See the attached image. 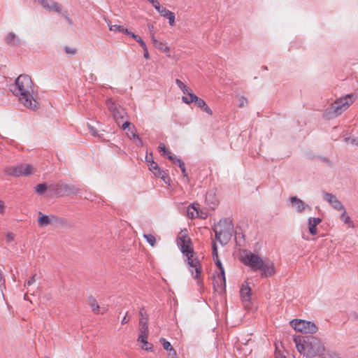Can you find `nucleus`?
Returning a JSON list of instances; mask_svg holds the SVG:
<instances>
[{
	"mask_svg": "<svg viewBox=\"0 0 358 358\" xmlns=\"http://www.w3.org/2000/svg\"><path fill=\"white\" fill-rule=\"evenodd\" d=\"M9 90L17 98L24 107L35 110L38 107V90L31 78L27 75H20L13 84L10 85Z\"/></svg>",
	"mask_w": 358,
	"mask_h": 358,
	"instance_id": "obj_1",
	"label": "nucleus"
},
{
	"mask_svg": "<svg viewBox=\"0 0 358 358\" xmlns=\"http://www.w3.org/2000/svg\"><path fill=\"white\" fill-rule=\"evenodd\" d=\"M294 342L299 352L309 358L324 355L325 347L322 341L313 336H298Z\"/></svg>",
	"mask_w": 358,
	"mask_h": 358,
	"instance_id": "obj_2",
	"label": "nucleus"
},
{
	"mask_svg": "<svg viewBox=\"0 0 358 358\" xmlns=\"http://www.w3.org/2000/svg\"><path fill=\"white\" fill-rule=\"evenodd\" d=\"M357 99V94H348L344 96L336 99L324 112V116L327 119H333L341 115L345 112Z\"/></svg>",
	"mask_w": 358,
	"mask_h": 358,
	"instance_id": "obj_3",
	"label": "nucleus"
},
{
	"mask_svg": "<svg viewBox=\"0 0 358 358\" xmlns=\"http://www.w3.org/2000/svg\"><path fill=\"white\" fill-rule=\"evenodd\" d=\"M233 224L229 219H222L215 225L214 231L216 239L221 244H227L231 238Z\"/></svg>",
	"mask_w": 358,
	"mask_h": 358,
	"instance_id": "obj_4",
	"label": "nucleus"
},
{
	"mask_svg": "<svg viewBox=\"0 0 358 358\" xmlns=\"http://www.w3.org/2000/svg\"><path fill=\"white\" fill-rule=\"evenodd\" d=\"M290 324L296 331L303 334H314L318 330L315 323L303 320H293Z\"/></svg>",
	"mask_w": 358,
	"mask_h": 358,
	"instance_id": "obj_5",
	"label": "nucleus"
},
{
	"mask_svg": "<svg viewBox=\"0 0 358 358\" xmlns=\"http://www.w3.org/2000/svg\"><path fill=\"white\" fill-rule=\"evenodd\" d=\"M106 106L117 124L122 123L127 117L125 110L122 106L113 101L112 99H108L106 100Z\"/></svg>",
	"mask_w": 358,
	"mask_h": 358,
	"instance_id": "obj_6",
	"label": "nucleus"
},
{
	"mask_svg": "<svg viewBox=\"0 0 358 358\" xmlns=\"http://www.w3.org/2000/svg\"><path fill=\"white\" fill-rule=\"evenodd\" d=\"M264 259L251 252H245L241 257V262L252 271H258Z\"/></svg>",
	"mask_w": 358,
	"mask_h": 358,
	"instance_id": "obj_7",
	"label": "nucleus"
},
{
	"mask_svg": "<svg viewBox=\"0 0 358 358\" xmlns=\"http://www.w3.org/2000/svg\"><path fill=\"white\" fill-rule=\"evenodd\" d=\"M177 245L182 254L187 252V255L192 252V241L188 236L187 229L182 230L178 235Z\"/></svg>",
	"mask_w": 358,
	"mask_h": 358,
	"instance_id": "obj_8",
	"label": "nucleus"
},
{
	"mask_svg": "<svg viewBox=\"0 0 358 358\" xmlns=\"http://www.w3.org/2000/svg\"><path fill=\"white\" fill-rule=\"evenodd\" d=\"M33 167L29 164H20L6 170L7 173L13 176H28L32 174Z\"/></svg>",
	"mask_w": 358,
	"mask_h": 358,
	"instance_id": "obj_9",
	"label": "nucleus"
},
{
	"mask_svg": "<svg viewBox=\"0 0 358 358\" xmlns=\"http://www.w3.org/2000/svg\"><path fill=\"white\" fill-rule=\"evenodd\" d=\"M182 100L187 104H189L191 103H194V104L201 108L205 113L207 114L212 115L213 111L212 110L207 106L206 103L201 98L198 97L196 95L190 94V99H187L185 96H182Z\"/></svg>",
	"mask_w": 358,
	"mask_h": 358,
	"instance_id": "obj_10",
	"label": "nucleus"
},
{
	"mask_svg": "<svg viewBox=\"0 0 358 358\" xmlns=\"http://www.w3.org/2000/svg\"><path fill=\"white\" fill-rule=\"evenodd\" d=\"M183 255L187 257V263L189 266L194 268V272L193 270H191L192 274L194 275L195 279H198L201 273V268L200 266L199 259L194 255V250H192V252L188 255L187 252H185Z\"/></svg>",
	"mask_w": 358,
	"mask_h": 358,
	"instance_id": "obj_11",
	"label": "nucleus"
},
{
	"mask_svg": "<svg viewBox=\"0 0 358 358\" xmlns=\"http://www.w3.org/2000/svg\"><path fill=\"white\" fill-rule=\"evenodd\" d=\"M251 288L249 287L248 283L245 282L241 287L240 295L241 301L245 308L250 307L251 304Z\"/></svg>",
	"mask_w": 358,
	"mask_h": 358,
	"instance_id": "obj_12",
	"label": "nucleus"
},
{
	"mask_svg": "<svg viewBox=\"0 0 358 358\" xmlns=\"http://www.w3.org/2000/svg\"><path fill=\"white\" fill-rule=\"evenodd\" d=\"M259 270L261 271L262 276L264 277L272 276L275 272L274 264L268 259L263 260Z\"/></svg>",
	"mask_w": 358,
	"mask_h": 358,
	"instance_id": "obj_13",
	"label": "nucleus"
},
{
	"mask_svg": "<svg viewBox=\"0 0 358 358\" xmlns=\"http://www.w3.org/2000/svg\"><path fill=\"white\" fill-rule=\"evenodd\" d=\"M324 199L328 202L331 206L338 211H341L345 208L342 203L337 199V197L331 193H324Z\"/></svg>",
	"mask_w": 358,
	"mask_h": 358,
	"instance_id": "obj_14",
	"label": "nucleus"
},
{
	"mask_svg": "<svg viewBox=\"0 0 358 358\" xmlns=\"http://www.w3.org/2000/svg\"><path fill=\"white\" fill-rule=\"evenodd\" d=\"M290 202L292 203V207L298 213H301L306 210H312L310 206H309L308 204H306L302 200L298 199L295 196L290 198Z\"/></svg>",
	"mask_w": 358,
	"mask_h": 358,
	"instance_id": "obj_15",
	"label": "nucleus"
},
{
	"mask_svg": "<svg viewBox=\"0 0 358 358\" xmlns=\"http://www.w3.org/2000/svg\"><path fill=\"white\" fill-rule=\"evenodd\" d=\"M150 170L153 173L155 176L161 178L165 182H166V179L168 178L166 173L161 170L158 166L157 164L154 161H152L150 164H148Z\"/></svg>",
	"mask_w": 358,
	"mask_h": 358,
	"instance_id": "obj_16",
	"label": "nucleus"
},
{
	"mask_svg": "<svg viewBox=\"0 0 358 358\" xmlns=\"http://www.w3.org/2000/svg\"><path fill=\"white\" fill-rule=\"evenodd\" d=\"M213 259H214V260L215 262L216 266L219 268V269L220 271V273L217 275V278L215 280L216 282L218 284V280H220V285H222L224 287H225V286H226V279H225V274H224V267L222 266L221 261L219 259L218 257H217V258H213Z\"/></svg>",
	"mask_w": 358,
	"mask_h": 358,
	"instance_id": "obj_17",
	"label": "nucleus"
},
{
	"mask_svg": "<svg viewBox=\"0 0 358 358\" xmlns=\"http://www.w3.org/2000/svg\"><path fill=\"white\" fill-rule=\"evenodd\" d=\"M322 222L319 217H309L308 231L310 234L316 235L317 234V226Z\"/></svg>",
	"mask_w": 358,
	"mask_h": 358,
	"instance_id": "obj_18",
	"label": "nucleus"
},
{
	"mask_svg": "<svg viewBox=\"0 0 358 358\" xmlns=\"http://www.w3.org/2000/svg\"><path fill=\"white\" fill-rule=\"evenodd\" d=\"M148 337V334H139L138 337V342L141 343L142 345L141 348L146 351H152V345L148 342L147 339Z\"/></svg>",
	"mask_w": 358,
	"mask_h": 358,
	"instance_id": "obj_19",
	"label": "nucleus"
},
{
	"mask_svg": "<svg viewBox=\"0 0 358 358\" xmlns=\"http://www.w3.org/2000/svg\"><path fill=\"white\" fill-rule=\"evenodd\" d=\"M5 42L12 46L19 45L21 43L20 38L14 33H8L5 37Z\"/></svg>",
	"mask_w": 358,
	"mask_h": 358,
	"instance_id": "obj_20",
	"label": "nucleus"
},
{
	"mask_svg": "<svg viewBox=\"0 0 358 358\" xmlns=\"http://www.w3.org/2000/svg\"><path fill=\"white\" fill-rule=\"evenodd\" d=\"M341 215L340 216V220L343 222L345 224H347L350 228H355V226L351 217L347 214L346 209L341 210Z\"/></svg>",
	"mask_w": 358,
	"mask_h": 358,
	"instance_id": "obj_21",
	"label": "nucleus"
},
{
	"mask_svg": "<svg viewBox=\"0 0 358 358\" xmlns=\"http://www.w3.org/2000/svg\"><path fill=\"white\" fill-rule=\"evenodd\" d=\"M152 41L153 42L154 45L160 51L165 53L169 52V48L163 41L157 40L154 36H152Z\"/></svg>",
	"mask_w": 358,
	"mask_h": 358,
	"instance_id": "obj_22",
	"label": "nucleus"
},
{
	"mask_svg": "<svg viewBox=\"0 0 358 358\" xmlns=\"http://www.w3.org/2000/svg\"><path fill=\"white\" fill-rule=\"evenodd\" d=\"M51 223V220L48 215H45L41 213H38V224L39 227H46Z\"/></svg>",
	"mask_w": 358,
	"mask_h": 358,
	"instance_id": "obj_23",
	"label": "nucleus"
},
{
	"mask_svg": "<svg viewBox=\"0 0 358 358\" xmlns=\"http://www.w3.org/2000/svg\"><path fill=\"white\" fill-rule=\"evenodd\" d=\"M148 319L145 318V320H139V334H149V330H148Z\"/></svg>",
	"mask_w": 358,
	"mask_h": 358,
	"instance_id": "obj_24",
	"label": "nucleus"
},
{
	"mask_svg": "<svg viewBox=\"0 0 358 358\" xmlns=\"http://www.w3.org/2000/svg\"><path fill=\"white\" fill-rule=\"evenodd\" d=\"M88 304L90 306L93 313H94L95 314H99L101 313L100 307L98 303L96 302V300L94 297L90 296L88 298Z\"/></svg>",
	"mask_w": 358,
	"mask_h": 358,
	"instance_id": "obj_25",
	"label": "nucleus"
},
{
	"mask_svg": "<svg viewBox=\"0 0 358 358\" xmlns=\"http://www.w3.org/2000/svg\"><path fill=\"white\" fill-rule=\"evenodd\" d=\"M176 83L184 94H186L189 96H190V94H194L192 92V90L185 84H184L180 80L176 79Z\"/></svg>",
	"mask_w": 358,
	"mask_h": 358,
	"instance_id": "obj_26",
	"label": "nucleus"
},
{
	"mask_svg": "<svg viewBox=\"0 0 358 358\" xmlns=\"http://www.w3.org/2000/svg\"><path fill=\"white\" fill-rule=\"evenodd\" d=\"M187 214L190 219H194L199 215V211L194 204L188 207Z\"/></svg>",
	"mask_w": 358,
	"mask_h": 358,
	"instance_id": "obj_27",
	"label": "nucleus"
},
{
	"mask_svg": "<svg viewBox=\"0 0 358 358\" xmlns=\"http://www.w3.org/2000/svg\"><path fill=\"white\" fill-rule=\"evenodd\" d=\"M162 345L165 350L170 352L169 355L172 356L171 357H174L173 356L176 355V351L173 349L171 343L169 341H166L164 339Z\"/></svg>",
	"mask_w": 358,
	"mask_h": 358,
	"instance_id": "obj_28",
	"label": "nucleus"
},
{
	"mask_svg": "<svg viewBox=\"0 0 358 358\" xmlns=\"http://www.w3.org/2000/svg\"><path fill=\"white\" fill-rule=\"evenodd\" d=\"M155 8L162 17H164L166 18L171 13V11H170L169 10L166 9L164 7L161 6L159 3L157 5V6Z\"/></svg>",
	"mask_w": 358,
	"mask_h": 358,
	"instance_id": "obj_29",
	"label": "nucleus"
},
{
	"mask_svg": "<svg viewBox=\"0 0 358 358\" xmlns=\"http://www.w3.org/2000/svg\"><path fill=\"white\" fill-rule=\"evenodd\" d=\"M107 24H108V27L110 31L122 32V29L123 28L122 26L117 25V24L112 25L110 24V21L107 22Z\"/></svg>",
	"mask_w": 358,
	"mask_h": 358,
	"instance_id": "obj_30",
	"label": "nucleus"
},
{
	"mask_svg": "<svg viewBox=\"0 0 358 358\" xmlns=\"http://www.w3.org/2000/svg\"><path fill=\"white\" fill-rule=\"evenodd\" d=\"M143 237L146 239L148 243L151 245L154 246L155 245L156 239L155 237L152 234H143Z\"/></svg>",
	"mask_w": 358,
	"mask_h": 358,
	"instance_id": "obj_31",
	"label": "nucleus"
},
{
	"mask_svg": "<svg viewBox=\"0 0 358 358\" xmlns=\"http://www.w3.org/2000/svg\"><path fill=\"white\" fill-rule=\"evenodd\" d=\"M167 158L171 160L173 164L178 165V161H182L180 159L174 156L171 152H167Z\"/></svg>",
	"mask_w": 358,
	"mask_h": 358,
	"instance_id": "obj_32",
	"label": "nucleus"
},
{
	"mask_svg": "<svg viewBox=\"0 0 358 358\" xmlns=\"http://www.w3.org/2000/svg\"><path fill=\"white\" fill-rule=\"evenodd\" d=\"M132 38L139 43V45L142 47L143 49H145L147 45L138 35H132Z\"/></svg>",
	"mask_w": 358,
	"mask_h": 358,
	"instance_id": "obj_33",
	"label": "nucleus"
},
{
	"mask_svg": "<svg viewBox=\"0 0 358 358\" xmlns=\"http://www.w3.org/2000/svg\"><path fill=\"white\" fill-rule=\"evenodd\" d=\"M130 138H134L136 140V144L138 146L143 145V142L141 139L139 138L138 135H137L136 133H134L133 131H131V136H129Z\"/></svg>",
	"mask_w": 358,
	"mask_h": 358,
	"instance_id": "obj_34",
	"label": "nucleus"
},
{
	"mask_svg": "<svg viewBox=\"0 0 358 358\" xmlns=\"http://www.w3.org/2000/svg\"><path fill=\"white\" fill-rule=\"evenodd\" d=\"M159 152L161 153V155L167 156V152H169L166 149V147L164 143H160L158 146Z\"/></svg>",
	"mask_w": 358,
	"mask_h": 358,
	"instance_id": "obj_35",
	"label": "nucleus"
},
{
	"mask_svg": "<svg viewBox=\"0 0 358 358\" xmlns=\"http://www.w3.org/2000/svg\"><path fill=\"white\" fill-rule=\"evenodd\" d=\"M324 358H341V357H340V355L337 352H333V351H328L327 352V354L325 355Z\"/></svg>",
	"mask_w": 358,
	"mask_h": 358,
	"instance_id": "obj_36",
	"label": "nucleus"
},
{
	"mask_svg": "<svg viewBox=\"0 0 358 358\" xmlns=\"http://www.w3.org/2000/svg\"><path fill=\"white\" fill-rule=\"evenodd\" d=\"M238 106L241 108L243 107L248 104V100L244 96L238 97Z\"/></svg>",
	"mask_w": 358,
	"mask_h": 358,
	"instance_id": "obj_37",
	"label": "nucleus"
},
{
	"mask_svg": "<svg viewBox=\"0 0 358 358\" xmlns=\"http://www.w3.org/2000/svg\"><path fill=\"white\" fill-rule=\"evenodd\" d=\"M46 189V185L44 184H38L36 187V191L38 194H42Z\"/></svg>",
	"mask_w": 358,
	"mask_h": 358,
	"instance_id": "obj_38",
	"label": "nucleus"
},
{
	"mask_svg": "<svg viewBox=\"0 0 358 358\" xmlns=\"http://www.w3.org/2000/svg\"><path fill=\"white\" fill-rule=\"evenodd\" d=\"M166 18L169 20V22L171 26L175 25L176 17L175 14L173 12H171V14H169V15H168Z\"/></svg>",
	"mask_w": 358,
	"mask_h": 358,
	"instance_id": "obj_39",
	"label": "nucleus"
},
{
	"mask_svg": "<svg viewBox=\"0 0 358 358\" xmlns=\"http://www.w3.org/2000/svg\"><path fill=\"white\" fill-rule=\"evenodd\" d=\"M64 51L66 54L71 55H74L77 52L76 49H75L73 48L67 47V46H66L64 48Z\"/></svg>",
	"mask_w": 358,
	"mask_h": 358,
	"instance_id": "obj_40",
	"label": "nucleus"
},
{
	"mask_svg": "<svg viewBox=\"0 0 358 358\" xmlns=\"http://www.w3.org/2000/svg\"><path fill=\"white\" fill-rule=\"evenodd\" d=\"M178 166L180 168L182 175L187 176L185 166L182 161H178Z\"/></svg>",
	"mask_w": 358,
	"mask_h": 358,
	"instance_id": "obj_41",
	"label": "nucleus"
},
{
	"mask_svg": "<svg viewBox=\"0 0 358 358\" xmlns=\"http://www.w3.org/2000/svg\"><path fill=\"white\" fill-rule=\"evenodd\" d=\"M212 253H213V258H217V246H216V244L215 242H213V247H212Z\"/></svg>",
	"mask_w": 358,
	"mask_h": 358,
	"instance_id": "obj_42",
	"label": "nucleus"
},
{
	"mask_svg": "<svg viewBox=\"0 0 358 358\" xmlns=\"http://www.w3.org/2000/svg\"><path fill=\"white\" fill-rule=\"evenodd\" d=\"M36 274L33 275V276L24 284V286L29 287L33 285L36 281Z\"/></svg>",
	"mask_w": 358,
	"mask_h": 358,
	"instance_id": "obj_43",
	"label": "nucleus"
},
{
	"mask_svg": "<svg viewBox=\"0 0 358 358\" xmlns=\"http://www.w3.org/2000/svg\"><path fill=\"white\" fill-rule=\"evenodd\" d=\"M7 243H10L14 241V234L13 233H8L6 237Z\"/></svg>",
	"mask_w": 358,
	"mask_h": 358,
	"instance_id": "obj_44",
	"label": "nucleus"
},
{
	"mask_svg": "<svg viewBox=\"0 0 358 358\" xmlns=\"http://www.w3.org/2000/svg\"><path fill=\"white\" fill-rule=\"evenodd\" d=\"M139 314H140V316H141L140 320H145V318H148L146 313H145L144 308H142V309L140 310Z\"/></svg>",
	"mask_w": 358,
	"mask_h": 358,
	"instance_id": "obj_45",
	"label": "nucleus"
},
{
	"mask_svg": "<svg viewBox=\"0 0 358 358\" xmlns=\"http://www.w3.org/2000/svg\"><path fill=\"white\" fill-rule=\"evenodd\" d=\"M122 32L128 35V36H130L132 37V35H136L135 34H134L133 32H131V31H129L128 29L127 28H122Z\"/></svg>",
	"mask_w": 358,
	"mask_h": 358,
	"instance_id": "obj_46",
	"label": "nucleus"
},
{
	"mask_svg": "<svg viewBox=\"0 0 358 358\" xmlns=\"http://www.w3.org/2000/svg\"><path fill=\"white\" fill-rule=\"evenodd\" d=\"M275 358H287L285 355L281 353L280 351H276L275 353Z\"/></svg>",
	"mask_w": 358,
	"mask_h": 358,
	"instance_id": "obj_47",
	"label": "nucleus"
},
{
	"mask_svg": "<svg viewBox=\"0 0 358 358\" xmlns=\"http://www.w3.org/2000/svg\"><path fill=\"white\" fill-rule=\"evenodd\" d=\"M148 1H149L154 8H155L157 6V5L159 3L158 1V0H147Z\"/></svg>",
	"mask_w": 358,
	"mask_h": 358,
	"instance_id": "obj_48",
	"label": "nucleus"
},
{
	"mask_svg": "<svg viewBox=\"0 0 358 358\" xmlns=\"http://www.w3.org/2000/svg\"><path fill=\"white\" fill-rule=\"evenodd\" d=\"M89 129H90V133L93 135V136H96L97 135V132L95 130L94 128H93L92 126H89Z\"/></svg>",
	"mask_w": 358,
	"mask_h": 358,
	"instance_id": "obj_49",
	"label": "nucleus"
},
{
	"mask_svg": "<svg viewBox=\"0 0 358 358\" xmlns=\"http://www.w3.org/2000/svg\"><path fill=\"white\" fill-rule=\"evenodd\" d=\"M213 199H214V195H213L212 194H207L206 198V202H208L210 200L213 201Z\"/></svg>",
	"mask_w": 358,
	"mask_h": 358,
	"instance_id": "obj_50",
	"label": "nucleus"
},
{
	"mask_svg": "<svg viewBox=\"0 0 358 358\" xmlns=\"http://www.w3.org/2000/svg\"><path fill=\"white\" fill-rule=\"evenodd\" d=\"M143 51H144L143 57L147 59H149L150 55H149V53L148 51V48L146 47L145 49H143Z\"/></svg>",
	"mask_w": 358,
	"mask_h": 358,
	"instance_id": "obj_51",
	"label": "nucleus"
},
{
	"mask_svg": "<svg viewBox=\"0 0 358 358\" xmlns=\"http://www.w3.org/2000/svg\"><path fill=\"white\" fill-rule=\"evenodd\" d=\"M130 122L129 121H125L122 125V128L123 129H126L129 125H130Z\"/></svg>",
	"mask_w": 358,
	"mask_h": 358,
	"instance_id": "obj_52",
	"label": "nucleus"
},
{
	"mask_svg": "<svg viewBox=\"0 0 358 358\" xmlns=\"http://www.w3.org/2000/svg\"><path fill=\"white\" fill-rule=\"evenodd\" d=\"M145 159H146V162H148V164H150V162H151L152 161H153V160H152V155H150V156H148V155H146Z\"/></svg>",
	"mask_w": 358,
	"mask_h": 358,
	"instance_id": "obj_53",
	"label": "nucleus"
},
{
	"mask_svg": "<svg viewBox=\"0 0 358 358\" xmlns=\"http://www.w3.org/2000/svg\"><path fill=\"white\" fill-rule=\"evenodd\" d=\"M211 203H212V206H210V207L211 208H214L217 206V201H216L215 199V200L213 199V200L211 201Z\"/></svg>",
	"mask_w": 358,
	"mask_h": 358,
	"instance_id": "obj_54",
	"label": "nucleus"
},
{
	"mask_svg": "<svg viewBox=\"0 0 358 358\" xmlns=\"http://www.w3.org/2000/svg\"><path fill=\"white\" fill-rule=\"evenodd\" d=\"M128 322H129V319H127V315H125V316L122 318V324H124L128 323Z\"/></svg>",
	"mask_w": 358,
	"mask_h": 358,
	"instance_id": "obj_55",
	"label": "nucleus"
},
{
	"mask_svg": "<svg viewBox=\"0 0 358 358\" xmlns=\"http://www.w3.org/2000/svg\"><path fill=\"white\" fill-rule=\"evenodd\" d=\"M90 78L91 80H94L96 79V76L94 74H92V73L90 74Z\"/></svg>",
	"mask_w": 358,
	"mask_h": 358,
	"instance_id": "obj_56",
	"label": "nucleus"
},
{
	"mask_svg": "<svg viewBox=\"0 0 358 358\" xmlns=\"http://www.w3.org/2000/svg\"><path fill=\"white\" fill-rule=\"evenodd\" d=\"M352 143H354L355 145H358V140L353 139L352 141Z\"/></svg>",
	"mask_w": 358,
	"mask_h": 358,
	"instance_id": "obj_57",
	"label": "nucleus"
},
{
	"mask_svg": "<svg viewBox=\"0 0 358 358\" xmlns=\"http://www.w3.org/2000/svg\"><path fill=\"white\" fill-rule=\"evenodd\" d=\"M201 218H206V215H203V214H201V215H199Z\"/></svg>",
	"mask_w": 358,
	"mask_h": 358,
	"instance_id": "obj_58",
	"label": "nucleus"
},
{
	"mask_svg": "<svg viewBox=\"0 0 358 358\" xmlns=\"http://www.w3.org/2000/svg\"><path fill=\"white\" fill-rule=\"evenodd\" d=\"M355 320H356L357 321H358V315H356V317H355Z\"/></svg>",
	"mask_w": 358,
	"mask_h": 358,
	"instance_id": "obj_59",
	"label": "nucleus"
},
{
	"mask_svg": "<svg viewBox=\"0 0 358 358\" xmlns=\"http://www.w3.org/2000/svg\"><path fill=\"white\" fill-rule=\"evenodd\" d=\"M171 358H176V357H171Z\"/></svg>",
	"mask_w": 358,
	"mask_h": 358,
	"instance_id": "obj_60",
	"label": "nucleus"
}]
</instances>
